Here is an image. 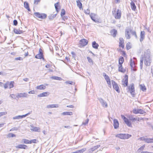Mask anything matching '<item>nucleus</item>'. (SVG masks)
Returning <instances> with one entry per match:
<instances>
[{
    "label": "nucleus",
    "instance_id": "1",
    "mask_svg": "<svg viewBox=\"0 0 153 153\" xmlns=\"http://www.w3.org/2000/svg\"><path fill=\"white\" fill-rule=\"evenodd\" d=\"M151 59L150 56V53L149 50H147L144 53V54L141 58L140 62V68L141 69L143 68V61L146 66H149L151 62Z\"/></svg>",
    "mask_w": 153,
    "mask_h": 153
},
{
    "label": "nucleus",
    "instance_id": "2",
    "mask_svg": "<svg viewBox=\"0 0 153 153\" xmlns=\"http://www.w3.org/2000/svg\"><path fill=\"white\" fill-rule=\"evenodd\" d=\"M115 137L122 139H127L131 137V135L128 134L120 133L116 134Z\"/></svg>",
    "mask_w": 153,
    "mask_h": 153
},
{
    "label": "nucleus",
    "instance_id": "3",
    "mask_svg": "<svg viewBox=\"0 0 153 153\" xmlns=\"http://www.w3.org/2000/svg\"><path fill=\"white\" fill-rule=\"evenodd\" d=\"M136 60V59L135 57H134L133 59H131L130 60V65L131 67V69L133 71H136L137 70L136 68V63L135 62V60Z\"/></svg>",
    "mask_w": 153,
    "mask_h": 153
},
{
    "label": "nucleus",
    "instance_id": "4",
    "mask_svg": "<svg viewBox=\"0 0 153 153\" xmlns=\"http://www.w3.org/2000/svg\"><path fill=\"white\" fill-rule=\"evenodd\" d=\"M121 116L122 119H123L125 123L128 126L130 127H132L131 124L129 120L123 115H121Z\"/></svg>",
    "mask_w": 153,
    "mask_h": 153
},
{
    "label": "nucleus",
    "instance_id": "5",
    "mask_svg": "<svg viewBox=\"0 0 153 153\" xmlns=\"http://www.w3.org/2000/svg\"><path fill=\"white\" fill-rule=\"evenodd\" d=\"M34 15L36 17L42 19H45L47 16L46 14L45 13H40L39 12L35 13Z\"/></svg>",
    "mask_w": 153,
    "mask_h": 153
},
{
    "label": "nucleus",
    "instance_id": "6",
    "mask_svg": "<svg viewBox=\"0 0 153 153\" xmlns=\"http://www.w3.org/2000/svg\"><path fill=\"white\" fill-rule=\"evenodd\" d=\"M128 88L132 97H134L135 95L134 85L133 84H132L130 86H129Z\"/></svg>",
    "mask_w": 153,
    "mask_h": 153
},
{
    "label": "nucleus",
    "instance_id": "7",
    "mask_svg": "<svg viewBox=\"0 0 153 153\" xmlns=\"http://www.w3.org/2000/svg\"><path fill=\"white\" fill-rule=\"evenodd\" d=\"M32 111H30L28 113L22 115H18L16 116L15 117H13V119L16 120V119H22L23 117H26L27 116H28L29 114H30L31 113Z\"/></svg>",
    "mask_w": 153,
    "mask_h": 153
},
{
    "label": "nucleus",
    "instance_id": "8",
    "mask_svg": "<svg viewBox=\"0 0 153 153\" xmlns=\"http://www.w3.org/2000/svg\"><path fill=\"white\" fill-rule=\"evenodd\" d=\"M111 82L114 89L117 92L119 93L120 92V91L117 84L113 80H111Z\"/></svg>",
    "mask_w": 153,
    "mask_h": 153
},
{
    "label": "nucleus",
    "instance_id": "9",
    "mask_svg": "<svg viewBox=\"0 0 153 153\" xmlns=\"http://www.w3.org/2000/svg\"><path fill=\"white\" fill-rule=\"evenodd\" d=\"M133 112L134 113L137 114H143L145 113L144 111L141 109H134L133 110Z\"/></svg>",
    "mask_w": 153,
    "mask_h": 153
},
{
    "label": "nucleus",
    "instance_id": "10",
    "mask_svg": "<svg viewBox=\"0 0 153 153\" xmlns=\"http://www.w3.org/2000/svg\"><path fill=\"white\" fill-rule=\"evenodd\" d=\"M28 95L26 93H18L16 96L17 98L20 97H28Z\"/></svg>",
    "mask_w": 153,
    "mask_h": 153
},
{
    "label": "nucleus",
    "instance_id": "11",
    "mask_svg": "<svg viewBox=\"0 0 153 153\" xmlns=\"http://www.w3.org/2000/svg\"><path fill=\"white\" fill-rule=\"evenodd\" d=\"M122 83L124 87L127 86L128 84V77L127 75H126L124 79H123L122 81Z\"/></svg>",
    "mask_w": 153,
    "mask_h": 153
},
{
    "label": "nucleus",
    "instance_id": "12",
    "mask_svg": "<svg viewBox=\"0 0 153 153\" xmlns=\"http://www.w3.org/2000/svg\"><path fill=\"white\" fill-rule=\"evenodd\" d=\"M103 75L106 80L107 84L111 86L110 79L109 77L105 73H103Z\"/></svg>",
    "mask_w": 153,
    "mask_h": 153
},
{
    "label": "nucleus",
    "instance_id": "13",
    "mask_svg": "<svg viewBox=\"0 0 153 153\" xmlns=\"http://www.w3.org/2000/svg\"><path fill=\"white\" fill-rule=\"evenodd\" d=\"M132 30L129 29H126L125 31V36L127 39H129L130 38V33H131Z\"/></svg>",
    "mask_w": 153,
    "mask_h": 153
},
{
    "label": "nucleus",
    "instance_id": "14",
    "mask_svg": "<svg viewBox=\"0 0 153 153\" xmlns=\"http://www.w3.org/2000/svg\"><path fill=\"white\" fill-rule=\"evenodd\" d=\"M88 43V41L86 39H83L79 41V43L82 46H85Z\"/></svg>",
    "mask_w": 153,
    "mask_h": 153
},
{
    "label": "nucleus",
    "instance_id": "15",
    "mask_svg": "<svg viewBox=\"0 0 153 153\" xmlns=\"http://www.w3.org/2000/svg\"><path fill=\"white\" fill-rule=\"evenodd\" d=\"M114 16L116 19H120L121 16V13L120 10H118L116 14H114Z\"/></svg>",
    "mask_w": 153,
    "mask_h": 153
},
{
    "label": "nucleus",
    "instance_id": "16",
    "mask_svg": "<svg viewBox=\"0 0 153 153\" xmlns=\"http://www.w3.org/2000/svg\"><path fill=\"white\" fill-rule=\"evenodd\" d=\"M50 94V93L48 92H43L42 93L38 95V97H47Z\"/></svg>",
    "mask_w": 153,
    "mask_h": 153
},
{
    "label": "nucleus",
    "instance_id": "17",
    "mask_svg": "<svg viewBox=\"0 0 153 153\" xmlns=\"http://www.w3.org/2000/svg\"><path fill=\"white\" fill-rule=\"evenodd\" d=\"M16 148L27 149L28 148L27 146L24 144H19L16 146Z\"/></svg>",
    "mask_w": 153,
    "mask_h": 153
},
{
    "label": "nucleus",
    "instance_id": "18",
    "mask_svg": "<svg viewBox=\"0 0 153 153\" xmlns=\"http://www.w3.org/2000/svg\"><path fill=\"white\" fill-rule=\"evenodd\" d=\"M96 16V14L94 13H91L90 14V16L91 19L95 22H98V21L97 20H96L95 19V17Z\"/></svg>",
    "mask_w": 153,
    "mask_h": 153
},
{
    "label": "nucleus",
    "instance_id": "19",
    "mask_svg": "<svg viewBox=\"0 0 153 153\" xmlns=\"http://www.w3.org/2000/svg\"><path fill=\"white\" fill-rule=\"evenodd\" d=\"M114 124L113 126L115 129H117L118 127L119 126V123L117 119H114Z\"/></svg>",
    "mask_w": 153,
    "mask_h": 153
},
{
    "label": "nucleus",
    "instance_id": "20",
    "mask_svg": "<svg viewBox=\"0 0 153 153\" xmlns=\"http://www.w3.org/2000/svg\"><path fill=\"white\" fill-rule=\"evenodd\" d=\"M99 101L103 107H107L108 105L107 103L105 101L102 99L100 98L99 99Z\"/></svg>",
    "mask_w": 153,
    "mask_h": 153
},
{
    "label": "nucleus",
    "instance_id": "21",
    "mask_svg": "<svg viewBox=\"0 0 153 153\" xmlns=\"http://www.w3.org/2000/svg\"><path fill=\"white\" fill-rule=\"evenodd\" d=\"M31 128V130L33 131L37 132H39L40 130V128L38 127H34L33 125H30Z\"/></svg>",
    "mask_w": 153,
    "mask_h": 153
},
{
    "label": "nucleus",
    "instance_id": "22",
    "mask_svg": "<svg viewBox=\"0 0 153 153\" xmlns=\"http://www.w3.org/2000/svg\"><path fill=\"white\" fill-rule=\"evenodd\" d=\"M145 31H141L140 33V41L142 42L145 38Z\"/></svg>",
    "mask_w": 153,
    "mask_h": 153
},
{
    "label": "nucleus",
    "instance_id": "23",
    "mask_svg": "<svg viewBox=\"0 0 153 153\" xmlns=\"http://www.w3.org/2000/svg\"><path fill=\"white\" fill-rule=\"evenodd\" d=\"M119 46L122 48H124V40L122 38L119 39Z\"/></svg>",
    "mask_w": 153,
    "mask_h": 153
},
{
    "label": "nucleus",
    "instance_id": "24",
    "mask_svg": "<svg viewBox=\"0 0 153 153\" xmlns=\"http://www.w3.org/2000/svg\"><path fill=\"white\" fill-rule=\"evenodd\" d=\"M46 88V86L42 84L39 85L37 86L36 88L38 90H44Z\"/></svg>",
    "mask_w": 153,
    "mask_h": 153
},
{
    "label": "nucleus",
    "instance_id": "25",
    "mask_svg": "<svg viewBox=\"0 0 153 153\" xmlns=\"http://www.w3.org/2000/svg\"><path fill=\"white\" fill-rule=\"evenodd\" d=\"M59 105L57 104L49 105L47 106V108H58Z\"/></svg>",
    "mask_w": 153,
    "mask_h": 153
},
{
    "label": "nucleus",
    "instance_id": "26",
    "mask_svg": "<svg viewBox=\"0 0 153 153\" xmlns=\"http://www.w3.org/2000/svg\"><path fill=\"white\" fill-rule=\"evenodd\" d=\"M21 143H25L26 144H31V142L30 141V140L25 139H22Z\"/></svg>",
    "mask_w": 153,
    "mask_h": 153
},
{
    "label": "nucleus",
    "instance_id": "27",
    "mask_svg": "<svg viewBox=\"0 0 153 153\" xmlns=\"http://www.w3.org/2000/svg\"><path fill=\"white\" fill-rule=\"evenodd\" d=\"M118 71L122 73H124L126 70L123 68L122 65H119Z\"/></svg>",
    "mask_w": 153,
    "mask_h": 153
},
{
    "label": "nucleus",
    "instance_id": "28",
    "mask_svg": "<svg viewBox=\"0 0 153 153\" xmlns=\"http://www.w3.org/2000/svg\"><path fill=\"white\" fill-rule=\"evenodd\" d=\"M130 4L131 8L132 10H133L135 11L136 9V6L134 2L132 1L131 3Z\"/></svg>",
    "mask_w": 153,
    "mask_h": 153
},
{
    "label": "nucleus",
    "instance_id": "29",
    "mask_svg": "<svg viewBox=\"0 0 153 153\" xmlns=\"http://www.w3.org/2000/svg\"><path fill=\"white\" fill-rule=\"evenodd\" d=\"M110 33L113 37H115L117 33V31L115 29H113L111 30Z\"/></svg>",
    "mask_w": 153,
    "mask_h": 153
},
{
    "label": "nucleus",
    "instance_id": "30",
    "mask_svg": "<svg viewBox=\"0 0 153 153\" xmlns=\"http://www.w3.org/2000/svg\"><path fill=\"white\" fill-rule=\"evenodd\" d=\"M92 46L94 48L97 49L98 48L99 45L95 41H94L92 42Z\"/></svg>",
    "mask_w": 153,
    "mask_h": 153
},
{
    "label": "nucleus",
    "instance_id": "31",
    "mask_svg": "<svg viewBox=\"0 0 153 153\" xmlns=\"http://www.w3.org/2000/svg\"><path fill=\"white\" fill-rule=\"evenodd\" d=\"M43 53H39L37 54L35 57L37 59H41L43 58Z\"/></svg>",
    "mask_w": 153,
    "mask_h": 153
},
{
    "label": "nucleus",
    "instance_id": "32",
    "mask_svg": "<svg viewBox=\"0 0 153 153\" xmlns=\"http://www.w3.org/2000/svg\"><path fill=\"white\" fill-rule=\"evenodd\" d=\"M62 114L63 115H71L73 114V113L71 112L66 111L62 113Z\"/></svg>",
    "mask_w": 153,
    "mask_h": 153
},
{
    "label": "nucleus",
    "instance_id": "33",
    "mask_svg": "<svg viewBox=\"0 0 153 153\" xmlns=\"http://www.w3.org/2000/svg\"><path fill=\"white\" fill-rule=\"evenodd\" d=\"M14 31L16 34H19L22 33L23 32L22 30L16 29H14Z\"/></svg>",
    "mask_w": 153,
    "mask_h": 153
},
{
    "label": "nucleus",
    "instance_id": "34",
    "mask_svg": "<svg viewBox=\"0 0 153 153\" xmlns=\"http://www.w3.org/2000/svg\"><path fill=\"white\" fill-rule=\"evenodd\" d=\"M24 6L27 9L28 11H30L28 4L27 2L26 1L24 3Z\"/></svg>",
    "mask_w": 153,
    "mask_h": 153
},
{
    "label": "nucleus",
    "instance_id": "35",
    "mask_svg": "<svg viewBox=\"0 0 153 153\" xmlns=\"http://www.w3.org/2000/svg\"><path fill=\"white\" fill-rule=\"evenodd\" d=\"M51 78L53 79L59 80H62V78H61L56 76H52L51 77Z\"/></svg>",
    "mask_w": 153,
    "mask_h": 153
},
{
    "label": "nucleus",
    "instance_id": "36",
    "mask_svg": "<svg viewBox=\"0 0 153 153\" xmlns=\"http://www.w3.org/2000/svg\"><path fill=\"white\" fill-rule=\"evenodd\" d=\"M124 61V58L123 57L120 56L119 59V64L120 65H121Z\"/></svg>",
    "mask_w": 153,
    "mask_h": 153
},
{
    "label": "nucleus",
    "instance_id": "37",
    "mask_svg": "<svg viewBox=\"0 0 153 153\" xmlns=\"http://www.w3.org/2000/svg\"><path fill=\"white\" fill-rule=\"evenodd\" d=\"M76 3L77 6L80 8H81L82 7V4L79 0H76Z\"/></svg>",
    "mask_w": 153,
    "mask_h": 153
},
{
    "label": "nucleus",
    "instance_id": "38",
    "mask_svg": "<svg viewBox=\"0 0 153 153\" xmlns=\"http://www.w3.org/2000/svg\"><path fill=\"white\" fill-rule=\"evenodd\" d=\"M86 150V148H84L80 150L76 151V153H83Z\"/></svg>",
    "mask_w": 153,
    "mask_h": 153
},
{
    "label": "nucleus",
    "instance_id": "39",
    "mask_svg": "<svg viewBox=\"0 0 153 153\" xmlns=\"http://www.w3.org/2000/svg\"><path fill=\"white\" fill-rule=\"evenodd\" d=\"M148 143H153V138H146V142Z\"/></svg>",
    "mask_w": 153,
    "mask_h": 153
},
{
    "label": "nucleus",
    "instance_id": "40",
    "mask_svg": "<svg viewBox=\"0 0 153 153\" xmlns=\"http://www.w3.org/2000/svg\"><path fill=\"white\" fill-rule=\"evenodd\" d=\"M8 85L10 88L13 87L14 86V82L13 81L9 82Z\"/></svg>",
    "mask_w": 153,
    "mask_h": 153
},
{
    "label": "nucleus",
    "instance_id": "41",
    "mask_svg": "<svg viewBox=\"0 0 153 153\" xmlns=\"http://www.w3.org/2000/svg\"><path fill=\"white\" fill-rule=\"evenodd\" d=\"M140 89L143 91H145L146 90V88L145 86L144 85H140Z\"/></svg>",
    "mask_w": 153,
    "mask_h": 153
},
{
    "label": "nucleus",
    "instance_id": "42",
    "mask_svg": "<svg viewBox=\"0 0 153 153\" xmlns=\"http://www.w3.org/2000/svg\"><path fill=\"white\" fill-rule=\"evenodd\" d=\"M56 14H51L49 16V18L50 19L52 20L56 17Z\"/></svg>",
    "mask_w": 153,
    "mask_h": 153
},
{
    "label": "nucleus",
    "instance_id": "43",
    "mask_svg": "<svg viewBox=\"0 0 153 153\" xmlns=\"http://www.w3.org/2000/svg\"><path fill=\"white\" fill-rule=\"evenodd\" d=\"M87 59L89 63H90L91 65L93 64V61L92 59H91L90 57L88 56L87 57Z\"/></svg>",
    "mask_w": 153,
    "mask_h": 153
},
{
    "label": "nucleus",
    "instance_id": "44",
    "mask_svg": "<svg viewBox=\"0 0 153 153\" xmlns=\"http://www.w3.org/2000/svg\"><path fill=\"white\" fill-rule=\"evenodd\" d=\"M7 137H16V135L15 134H13L11 133H9V134H8L7 135Z\"/></svg>",
    "mask_w": 153,
    "mask_h": 153
},
{
    "label": "nucleus",
    "instance_id": "45",
    "mask_svg": "<svg viewBox=\"0 0 153 153\" xmlns=\"http://www.w3.org/2000/svg\"><path fill=\"white\" fill-rule=\"evenodd\" d=\"M65 83L66 84H68L70 85H74L75 83L73 81H67L65 82Z\"/></svg>",
    "mask_w": 153,
    "mask_h": 153
},
{
    "label": "nucleus",
    "instance_id": "46",
    "mask_svg": "<svg viewBox=\"0 0 153 153\" xmlns=\"http://www.w3.org/2000/svg\"><path fill=\"white\" fill-rule=\"evenodd\" d=\"M58 3H59V2H57V3H55L54 4L55 8L56 9V11L57 12L59 11V9L58 7Z\"/></svg>",
    "mask_w": 153,
    "mask_h": 153
},
{
    "label": "nucleus",
    "instance_id": "47",
    "mask_svg": "<svg viewBox=\"0 0 153 153\" xmlns=\"http://www.w3.org/2000/svg\"><path fill=\"white\" fill-rule=\"evenodd\" d=\"M9 83V82H7L4 85V87L5 89H6L7 88Z\"/></svg>",
    "mask_w": 153,
    "mask_h": 153
},
{
    "label": "nucleus",
    "instance_id": "48",
    "mask_svg": "<svg viewBox=\"0 0 153 153\" xmlns=\"http://www.w3.org/2000/svg\"><path fill=\"white\" fill-rule=\"evenodd\" d=\"M65 14V11L64 9H62L61 10V16L62 17Z\"/></svg>",
    "mask_w": 153,
    "mask_h": 153
},
{
    "label": "nucleus",
    "instance_id": "49",
    "mask_svg": "<svg viewBox=\"0 0 153 153\" xmlns=\"http://www.w3.org/2000/svg\"><path fill=\"white\" fill-rule=\"evenodd\" d=\"M7 113L6 111L2 112H0V117L4 115L7 114Z\"/></svg>",
    "mask_w": 153,
    "mask_h": 153
},
{
    "label": "nucleus",
    "instance_id": "50",
    "mask_svg": "<svg viewBox=\"0 0 153 153\" xmlns=\"http://www.w3.org/2000/svg\"><path fill=\"white\" fill-rule=\"evenodd\" d=\"M89 119H87L85 122H83L82 123V124L84 125H86L87 124H88V121H89Z\"/></svg>",
    "mask_w": 153,
    "mask_h": 153
},
{
    "label": "nucleus",
    "instance_id": "51",
    "mask_svg": "<svg viewBox=\"0 0 153 153\" xmlns=\"http://www.w3.org/2000/svg\"><path fill=\"white\" fill-rule=\"evenodd\" d=\"M131 34L134 35L136 38H137V36L136 33V32L135 31H133L132 30Z\"/></svg>",
    "mask_w": 153,
    "mask_h": 153
},
{
    "label": "nucleus",
    "instance_id": "52",
    "mask_svg": "<svg viewBox=\"0 0 153 153\" xmlns=\"http://www.w3.org/2000/svg\"><path fill=\"white\" fill-rule=\"evenodd\" d=\"M126 48L127 50H129L131 48L129 43V44L127 43V44Z\"/></svg>",
    "mask_w": 153,
    "mask_h": 153
},
{
    "label": "nucleus",
    "instance_id": "53",
    "mask_svg": "<svg viewBox=\"0 0 153 153\" xmlns=\"http://www.w3.org/2000/svg\"><path fill=\"white\" fill-rule=\"evenodd\" d=\"M15 60H23L22 58L20 57H17L15 58Z\"/></svg>",
    "mask_w": 153,
    "mask_h": 153
},
{
    "label": "nucleus",
    "instance_id": "54",
    "mask_svg": "<svg viewBox=\"0 0 153 153\" xmlns=\"http://www.w3.org/2000/svg\"><path fill=\"white\" fill-rule=\"evenodd\" d=\"M36 139H33L32 140H31L30 141L31 142V143H36Z\"/></svg>",
    "mask_w": 153,
    "mask_h": 153
},
{
    "label": "nucleus",
    "instance_id": "55",
    "mask_svg": "<svg viewBox=\"0 0 153 153\" xmlns=\"http://www.w3.org/2000/svg\"><path fill=\"white\" fill-rule=\"evenodd\" d=\"M13 25H15V26H16L18 24V22H17V21L16 20H14V21H13Z\"/></svg>",
    "mask_w": 153,
    "mask_h": 153
},
{
    "label": "nucleus",
    "instance_id": "56",
    "mask_svg": "<svg viewBox=\"0 0 153 153\" xmlns=\"http://www.w3.org/2000/svg\"><path fill=\"white\" fill-rule=\"evenodd\" d=\"M28 93L29 94H35V91L34 90H33L29 91Z\"/></svg>",
    "mask_w": 153,
    "mask_h": 153
},
{
    "label": "nucleus",
    "instance_id": "57",
    "mask_svg": "<svg viewBox=\"0 0 153 153\" xmlns=\"http://www.w3.org/2000/svg\"><path fill=\"white\" fill-rule=\"evenodd\" d=\"M10 97L11 98H12L15 99L16 98L15 97V94H12L10 95Z\"/></svg>",
    "mask_w": 153,
    "mask_h": 153
},
{
    "label": "nucleus",
    "instance_id": "58",
    "mask_svg": "<svg viewBox=\"0 0 153 153\" xmlns=\"http://www.w3.org/2000/svg\"><path fill=\"white\" fill-rule=\"evenodd\" d=\"M40 0H34V4H37L40 1Z\"/></svg>",
    "mask_w": 153,
    "mask_h": 153
},
{
    "label": "nucleus",
    "instance_id": "59",
    "mask_svg": "<svg viewBox=\"0 0 153 153\" xmlns=\"http://www.w3.org/2000/svg\"><path fill=\"white\" fill-rule=\"evenodd\" d=\"M85 13L86 14H88L90 13V10L87 9L85 11Z\"/></svg>",
    "mask_w": 153,
    "mask_h": 153
},
{
    "label": "nucleus",
    "instance_id": "60",
    "mask_svg": "<svg viewBox=\"0 0 153 153\" xmlns=\"http://www.w3.org/2000/svg\"><path fill=\"white\" fill-rule=\"evenodd\" d=\"M145 147V145H143L141 147H140L139 149H138V150H143L144 149V147Z\"/></svg>",
    "mask_w": 153,
    "mask_h": 153
},
{
    "label": "nucleus",
    "instance_id": "61",
    "mask_svg": "<svg viewBox=\"0 0 153 153\" xmlns=\"http://www.w3.org/2000/svg\"><path fill=\"white\" fill-rule=\"evenodd\" d=\"M18 130V128L16 127H14L12 128L10 130V131H13L14 130Z\"/></svg>",
    "mask_w": 153,
    "mask_h": 153
},
{
    "label": "nucleus",
    "instance_id": "62",
    "mask_svg": "<svg viewBox=\"0 0 153 153\" xmlns=\"http://www.w3.org/2000/svg\"><path fill=\"white\" fill-rule=\"evenodd\" d=\"M100 145H97V146H94V149L96 150V149H97L98 148H99L100 147Z\"/></svg>",
    "mask_w": 153,
    "mask_h": 153
},
{
    "label": "nucleus",
    "instance_id": "63",
    "mask_svg": "<svg viewBox=\"0 0 153 153\" xmlns=\"http://www.w3.org/2000/svg\"><path fill=\"white\" fill-rule=\"evenodd\" d=\"M0 74L2 75H6V74L4 73V72H3L2 71H0Z\"/></svg>",
    "mask_w": 153,
    "mask_h": 153
},
{
    "label": "nucleus",
    "instance_id": "64",
    "mask_svg": "<svg viewBox=\"0 0 153 153\" xmlns=\"http://www.w3.org/2000/svg\"><path fill=\"white\" fill-rule=\"evenodd\" d=\"M141 153H153V152L147 151H142Z\"/></svg>",
    "mask_w": 153,
    "mask_h": 153
}]
</instances>
